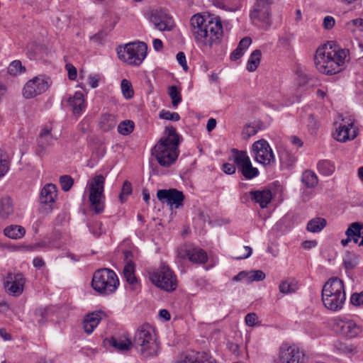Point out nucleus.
Here are the masks:
<instances>
[{
  "mask_svg": "<svg viewBox=\"0 0 363 363\" xmlns=\"http://www.w3.org/2000/svg\"><path fill=\"white\" fill-rule=\"evenodd\" d=\"M190 32L195 42L203 47H212L220 43L223 26L219 18L207 21L199 13L190 19Z\"/></svg>",
  "mask_w": 363,
  "mask_h": 363,
  "instance_id": "obj_1",
  "label": "nucleus"
},
{
  "mask_svg": "<svg viewBox=\"0 0 363 363\" xmlns=\"http://www.w3.org/2000/svg\"><path fill=\"white\" fill-rule=\"evenodd\" d=\"M348 52V50L346 49L324 45L316 50L314 57L315 67L323 74H337L345 68V62L349 60Z\"/></svg>",
  "mask_w": 363,
  "mask_h": 363,
  "instance_id": "obj_2",
  "label": "nucleus"
},
{
  "mask_svg": "<svg viewBox=\"0 0 363 363\" xmlns=\"http://www.w3.org/2000/svg\"><path fill=\"white\" fill-rule=\"evenodd\" d=\"M179 142V135L177 133L176 128L167 126L164 135L152 148V155L160 165L168 167L178 158Z\"/></svg>",
  "mask_w": 363,
  "mask_h": 363,
  "instance_id": "obj_3",
  "label": "nucleus"
},
{
  "mask_svg": "<svg viewBox=\"0 0 363 363\" xmlns=\"http://www.w3.org/2000/svg\"><path fill=\"white\" fill-rule=\"evenodd\" d=\"M346 300L343 281L337 277L330 278L322 289V301L324 306L332 311L342 309Z\"/></svg>",
  "mask_w": 363,
  "mask_h": 363,
  "instance_id": "obj_4",
  "label": "nucleus"
},
{
  "mask_svg": "<svg viewBox=\"0 0 363 363\" xmlns=\"http://www.w3.org/2000/svg\"><path fill=\"white\" fill-rule=\"evenodd\" d=\"M133 342L145 358L154 357L158 354L159 345L156 340V334L154 328L149 324H143L138 328Z\"/></svg>",
  "mask_w": 363,
  "mask_h": 363,
  "instance_id": "obj_5",
  "label": "nucleus"
},
{
  "mask_svg": "<svg viewBox=\"0 0 363 363\" xmlns=\"http://www.w3.org/2000/svg\"><path fill=\"white\" fill-rule=\"evenodd\" d=\"M147 45L140 41L127 43L117 48L118 58L129 65L139 66L147 56Z\"/></svg>",
  "mask_w": 363,
  "mask_h": 363,
  "instance_id": "obj_6",
  "label": "nucleus"
},
{
  "mask_svg": "<svg viewBox=\"0 0 363 363\" xmlns=\"http://www.w3.org/2000/svg\"><path fill=\"white\" fill-rule=\"evenodd\" d=\"M119 285L116 274L109 269H101L94 272L91 286L101 294H110L114 292Z\"/></svg>",
  "mask_w": 363,
  "mask_h": 363,
  "instance_id": "obj_7",
  "label": "nucleus"
},
{
  "mask_svg": "<svg viewBox=\"0 0 363 363\" xmlns=\"http://www.w3.org/2000/svg\"><path fill=\"white\" fill-rule=\"evenodd\" d=\"M150 281L157 287L166 291H173L177 287V278L169 266L162 264L158 269L149 272Z\"/></svg>",
  "mask_w": 363,
  "mask_h": 363,
  "instance_id": "obj_8",
  "label": "nucleus"
},
{
  "mask_svg": "<svg viewBox=\"0 0 363 363\" xmlns=\"http://www.w3.org/2000/svg\"><path fill=\"white\" fill-rule=\"evenodd\" d=\"M104 184L105 177L99 174L94 177L88 185L90 208L96 213H101L104 210Z\"/></svg>",
  "mask_w": 363,
  "mask_h": 363,
  "instance_id": "obj_9",
  "label": "nucleus"
},
{
  "mask_svg": "<svg viewBox=\"0 0 363 363\" xmlns=\"http://www.w3.org/2000/svg\"><path fill=\"white\" fill-rule=\"evenodd\" d=\"M145 17L160 31H171L175 26L172 17L161 8L147 11Z\"/></svg>",
  "mask_w": 363,
  "mask_h": 363,
  "instance_id": "obj_10",
  "label": "nucleus"
},
{
  "mask_svg": "<svg viewBox=\"0 0 363 363\" xmlns=\"http://www.w3.org/2000/svg\"><path fill=\"white\" fill-rule=\"evenodd\" d=\"M273 0H257L250 11V17L255 25L269 27L271 25V4Z\"/></svg>",
  "mask_w": 363,
  "mask_h": 363,
  "instance_id": "obj_11",
  "label": "nucleus"
},
{
  "mask_svg": "<svg viewBox=\"0 0 363 363\" xmlns=\"http://www.w3.org/2000/svg\"><path fill=\"white\" fill-rule=\"evenodd\" d=\"M233 161L238 166L243 177L252 179L259 174L257 168L253 167L249 156L245 151L233 150Z\"/></svg>",
  "mask_w": 363,
  "mask_h": 363,
  "instance_id": "obj_12",
  "label": "nucleus"
},
{
  "mask_svg": "<svg viewBox=\"0 0 363 363\" xmlns=\"http://www.w3.org/2000/svg\"><path fill=\"white\" fill-rule=\"evenodd\" d=\"M304 356L298 347L282 344L279 349L277 363H303Z\"/></svg>",
  "mask_w": 363,
  "mask_h": 363,
  "instance_id": "obj_13",
  "label": "nucleus"
},
{
  "mask_svg": "<svg viewBox=\"0 0 363 363\" xmlns=\"http://www.w3.org/2000/svg\"><path fill=\"white\" fill-rule=\"evenodd\" d=\"M255 160L263 164L270 165L275 162L274 153L267 141L259 140L252 145Z\"/></svg>",
  "mask_w": 363,
  "mask_h": 363,
  "instance_id": "obj_14",
  "label": "nucleus"
},
{
  "mask_svg": "<svg viewBox=\"0 0 363 363\" xmlns=\"http://www.w3.org/2000/svg\"><path fill=\"white\" fill-rule=\"evenodd\" d=\"M48 87V82L45 77H35L25 84L23 95L26 99H31L45 92Z\"/></svg>",
  "mask_w": 363,
  "mask_h": 363,
  "instance_id": "obj_15",
  "label": "nucleus"
},
{
  "mask_svg": "<svg viewBox=\"0 0 363 363\" xmlns=\"http://www.w3.org/2000/svg\"><path fill=\"white\" fill-rule=\"evenodd\" d=\"M157 197L162 203H166L175 208L182 206L184 200L183 192L176 189L158 190Z\"/></svg>",
  "mask_w": 363,
  "mask_h": 363,
  "instance_id": "obj_16",
  "label": "nucleus"
},
{
  "mask_svg": "<svg viewBox=\"0 0 363 363\" xmlns=\"http://www.w3.org/2000/svg\"><path fill=\"white\" fill-rule=\"evenodd\" d=\"M57 196V187L53 184H46L41 190L40 201L44 210L49 213L55 206V200Z\"/></svg>",
  "mask_w": 363,
  "mask_h": 363,
  "instance_id": "obj_17",
  "label": "nucleus"
},
{
  "mask_svg": "<svg viewBox=\"0 0 363 363\" xmlns=\"http://www.w3.org/2000/svg\"><path fill=\"white\" fill-rule=\"evenodd\" d=\"M336 327L340 329V333L345 337L353 338L359 335L362 328L354 320L344 318L336 320Z\"/></svg>",
  "mask_w": 363,
  "mask_h": 363,
  "instance_id": "obj_18",
  "label": "nucleus"
},
{
  "mask_svg": "<svg viewBox=\"0 0 363 363\" xmlns=\"http://www.w3.org/2000/svg\"><path fill=\"white\" fill-rule=\"evenodd\" d=\"M357 135V129L352 121L340 123L333 134L334 138L341 143L354 140Z\"/></svg>",
  "mask_w": 363,
  "mask_h": 363,
  "instance_id": "obj_19",
  "label": "nucleus"
},
{
  "mask_svg": "<svg viewBox=\"0 0 363 363\" xmlns=\"http://www.w3.org/2000/svg\"><path fill=\"white\" fill-rule=\"evenodd\" d=\"M4 283L6 291L11 295L18 296L23 293L25 279L22 274H9Z\"/></svg>",
  "mask_w": 363,
  "mask_h": 363,
  "instance_id": "obj_20",
  "label": "nucleus"
},
{
  "mask_svg": "<svg viewBox=\"0 0 363 363\" xmlns=\"http://www.w3.org/2000/svg\"><path fill=\"white\" fill-rule=\"evenodd\" d=\"M55 138L51 133V129L44 128L42 129L38 140V145L35 149V153L40 157H43L45 154L46 149L52 145Z\"/></svg>",
  "mask_w": 363,
  "mask_h": 363,
  "instance_id": "obj_21",
  "label": "nucleus"
},
{
  "mask_svg": "<svg viewBox=\"0 0 363 363\" xmlns=\"http://www.w3.org/2000/svg\"><path fill=\"white\" fill-rule=\"evenodd\" d=\"M182 258H187L191 262L196 264H204L208 260L206 252L199 247H189L185 249L184 254L179 252Z\"/></svg>",
  "mask_w": 363,
  "mask_h": 363,
  "instance_id": "obj_22",
  "label": "nucleus"
},
{
  "mask_svg": "<svg viewBox=\"0 0 363 363\" xmlns=\"http://www.w3.org/2000/svg\"><path fill=\"white\" fill-rule=\"evenodd\" d=\"M103 313L101 311L92 312L86 315L83 321L84 331L91 334L101 320Z\"/></svg>",
  "mask_w": 363,
  "mask_h": 363,
  "instance_id": "obj_23",
  "label": "nucleus"
},
{
  "mask_svg": "<svg viewBox=\"0 0 363 363\" xmlns=\"http://www.w3.org/2000/svg\"><path fill=\"white\" fill-rule=\"evenodd\" d=\"M250 194L252 200L259 203L262 208H266L272 199V192L269 189L250 191Z\"/></svg>",
  "mask_w": 363,
  "mask_h": 363,
  "instance_id": "obj_24",
  "label": "nucleus"
},
{
  "mask_svg": "<svg viewBox=\"0 0 363 363\" xmlns=\"http://www.w3.org/2000/svg\"><path fill=\"white\" fill-rule=\"evenodd\" d=\"M69 105L72 107L75 116H80L84 111L86 106L84 94L81 91H76L73 96L68 100Z\"/></svg>",
  "mask_w": 363,
  "mask_h": 363,
  "instance_id": "obj_25",
  "label": "nucleus"
},
{
  "mask_svg": "<svg viewBox=\"0 0 363 363\" xmlns=\"http://www.w3.org/2000/svg\"><path fill=\"white\" fill-rule=\"evenodd\" d=\"M177 363H218L212 357L206 353L189 354Z\"/></svg>",
  "mask_w": 363,
  "mask_h": 363,
  "instance_id": "obj_26",
  "label": "nucleus"
},
{
  "mask_svg": "<svg viewBox=\"0 0 363 363\" xmlns=\"http://www.w3.org/2000/svg\"><path fill=\"white\" fill-rule=\"evenodd\" d=\"M135 264L133 261H128L123 268V277L125 281L135 288V285L138 284V279L135 274Z\"/></svg>",
  "mask_w": 363,
  "mask_h": 363,
  "instance_id": "obj_27",
  "label": "nucleus"
},
{
  "mask_svg": "<svg viewBox=\"0 0 363 363\" xmlns=\"http://www.w3.org/2000/svg\"><path fill=\"white\" fill-rule=\"evenodd\" d=\"M108 342L119 352L128 351L133 345V342L130 339L125 337H111L108 340Z\"/></svg>",
  "mask_w": 363,
  "mask_h": 363,
  "instance_id": "obj_28",
  "label": "nucleus"
},
{
  "mask_svg": "<svg viewBox=\"0 0 363 363\" xmlns=\"http://www.w3.org/2000/svg\"><path fill=\"white\" fill-rule=\"evenodd\" d=\"M4 235L14 240L21 239L26 233V230L21 225H10L4 230Z\"/></svg>",
  "mask_w": 363,
  "mask_h": 363,
  "instance_id": "obj_29",
  "label": "nucleus"
},
{
  "mask_svg": "<svg viewBox=\"0 0 363 363\" xmlns=\"http://www.w3.org/2000/svg\"><path fill=\"white\" fill-rule=\"evenodd\" d=\"M13 212L12 201L9 197L2 198L0 201V217L3 219L9 218Z\"/></svg>",
  "mask_w": 363,
  "mask_h": 363,
  "instance_id": "obj_30",
  "label": "nucleus"
},
{
  "mask_svg": "<svg viewBox=\"0 0 363 363\" xmlns=\"http://www.w3.org/2000/svg\"><path fill=\"white\" fill-rule=\"evenodd\" d=\"M326 224L327 221L325 218L318 217L308 222L306 229L311 233H319L326 226Z\"/></svg>",
  "mask_w": 363,
  "mask_h": 363,
  "instance_id": "obj_31",
  "label": "nucleus"
},
{
  "mask_svg": "<svg viewBox=\"0 0 363 363\" xmlns=\"http://www.w3.org/2000/svg\"><path fill=\"white\" fill-rule=\"evenodd\" d=\"M362 229L363 224L357 222L352 223L347 229L345 234L347 237L351 238L355 243H357Z\"/></svg>",
  "mask_w": 363,
  "mask_h": 363,
  "instance_id": "obj_32",
  "label": "nucleus"
},
{
  "mask_svg": "<svg viewBox=\"0 0 363 363\" xmlns=\"http://www.w3.org/2000/svg\"><path fill=\"white\" fill-rule=\"evenodd\" d=\"M262 58V52L260 50H254L250 55L247 63V69L249 72H254L258 67Z\"/></svg>",
  "mask_w": 363,
  "mask_h": 363,
  "instance_id": "obj_33",
  "label": "nucleus"
},
{
  "mask_svg": "<svg viewBox=\"0 0 363 363\" xmlns=\"http://www.w3.org/2000/svg\"><path fill=\"white\" fill-rule=\"evenodd\" d=\"M116 125V119L114 115L111 113L102 115L100 121V126L104 131H108L113 129Z\"/></svg>",
  "mask_w": 363,
  "mask_h": 363,
  "instance_id": "obj_34",
  "label": "nucleus"
},
{
  "mask_svg": "<svg viewBox=\"0 0 363 363\" xmlns=\"http://www.w3.org/2000/svg\"><path fill=\"white\" fill-rule=\"evenodd\" d=\"M318 172L325 176L332 174L335 171V165L330 160H323L318 162L317 164Z\"/></svg>",
  "mask_w": 363,
  "mask_h": 363,
  "instance_id": "obj_35",
  "label": "nucleus"
},
{
  "mask_svg": "<svg viewBox=\"0 0 363 363\" xmlns=\"http://www.w3.org/2000/svg\"><path fill=\"white\" fill-rule=\"evenodd\" d=\"M301 181L308 188L314 187L318 182L316 174L311 170H306L303 173Z\"/></svg>",
  "mask_w": 363,
  "mask_h": 363,
  "instance_id": "obj_36",
  "label": "nucleus"
},
{
  "mask_svg": "<svg viewBox=\"0 0 363 363\" xmlns=\"http://www.w3.org/2000/svg\"><path fill=\"white\" fill-rule=\"evenodd\" d=\"M260 129L259 123H252L246 124L242 131V138L245 140L249 139L251 136L256 135Z\"/></svg>",
  "mask_w": 363,
  "mask_h": 363,
  "instance_id": "obj_37",
  "label": "nucleus"
},
{
  "mask_svg": "<svg viewBox=\"0 0 363 363\" xmlns=\"http://www.w3.org/2000/svg\"><path fill=\"white\" fill-rule=\"evenodd\" d=\"M168 94L172 99V104L174 107H177L182 101L180 90L177 86H170L168 89Z\"/></svg>",
  "mask_w": 363,
  "mask_h": 363,
  "instance_id": "obj_38",
  "label": "nucleus"
},
{
  "mask_svg": "<svg viewBox=\"0 0 363 363\" xmlns=\"http://www.w3.org/2000/svg\"><path fill=\"white\" fill-rule=\"evenodd\" d=\"M347 30L351 32L363 31V18H357L346 23Z\"/></svg>",
  "mask_w": 363,
  "mask_h": 363,
  "instance_id": "obj_39",
  "label": "nucleus"
},
{
  "mask_svg": "<svg viewBox=\"0 0 363 363\" xmlns=\"http://www.w3.org/2000/svg\"><path fill=\"white\" fill-rule=\"evenodd\" d=\"M134 130V123L129 120L122 121L118 125V131L119 133L127 135L131 133Z\"/></svg>",
  "mask_w": 363,
  "mask_h": 363,
  "instance_id": "obj_40",
  "label": "nucleus"
},
{
  "mask_svg": "<svg viewBox=\"0 0 363 363\" xmlns=\"http://www.w3.org/2000/svg\"><path fill=\"white\" fill-rule=\"evenodd\" d=\"M26 70V68L22 65V63L20 60H14L13 61L9 66L8 72L11 75H18L21 73H23Z\"/></svg>",
  "mask_w": 363,
  "mask_h": 363,
  "instance_id": "obj_41",
  "label": "nucleus"
},
{
  "mask_svg": "<svg viewBox=\"0 0 363 363\" xmlns=\"http://www.w3.org/2000/svg\"><path fill=\"white\" fill-rule=\"evenodd\" d=\"M121 91L125 99H131L134 95V91L131 83L128 79L121 81Z\"/></svg>",
  "mask_w": 363,
  "mask_h": 363,
  "instance_id": "obj_42",
  "label": "nucleus"
},
{
  "mask_svg": "<svg viewBox=\"0 0 363 363\" xmlns=\"http://www.w3.org/2000/svg\"><path fill=\"white\" fill-rule=\"evenodd\" d=\"M247 282L260 281L265 279L266 275L262 270H251L247 272Z\"/></svg>",
  "mask_w": 363,
  "mask_h": 363,
  "instance_id": "obj_43",
  "label": "nucleus"
},
{
  "mask_svg": "<svg viewBox=\"0 0 363 363\" xmlns=\"http://www.w3.org/2000/svg\"><path fill=\"white\" fill-rule=\"evenodd\" d=\"M61 188L64 191H68L74 184L73 179L69 175H63L60 178Z\"/></svg>",
  "mask_w": 363,
  "mask_h": 363,
  "instance_id": "obj_44",
  "label": "nucleus"
},
{
  "mask_svg": "<svg viewBox=\"0 0 363 363\" xmlns=\"http://www.w3.org/2000/svg\"><path fill=\"white\" fill-rule=\"evenodd\" d=\"M132 193V185L131 184L125 181L123 185L121 192L119 194L120 201L123 203L126 201V196Z\"/></svg>",
  "mask_w": 363,
  "mask_h": 363,
  "instance_id": "obj_45",
  "label": "nucleus"
},
{
  "mask_svg": "<svg viewBox=\"0 0 363 363\" xmlns=\"http://www.w3.org/2000/svg\"><path fill=\"white\" fill-rule=\"evenodd\" d=\"M160 117L164 120L177 121L180 119L179 113L162 110L160 113Z\"/></svg>",
  "mask_w": 363,
  "mask_h": 363,
  "instance_id": "obj_46",
  "label": "nucleus"
},
{
  "mask_svg": "<svg viewBox=\"0 0 363 363\" xmlns=\"http://www.w3.org/2000/svg\"><path fill=\"white\" fill-rule=\"evenodd\" d=\"M245 322L249 327H255L259 325L258 316L255 313H250L245 315Z\"/></svg>",
  "mask_w": 363,
  "mask_h": 363,
  "instance_id": "obj_47",
  "label": "nucleus"
},
{
  "mask_svg": "<svg viewBox=\"0 0 363 363\" xmlns=\"http://www.w3.org/2000/svg\"><path fill=\"white\" fill-rule=\"evenodd\" d=\"M307 126L311 134L315 133L318 128V123L312 114H310L308 118Z\"/></svg>",
  "mask_w": 363,
  "mask_h": 363,
  "instance_id": "obj_48",
  "label": "nucleus"
},
{
  "mask_svg": "<svg viewBox=\"0 0 363 363\" xmlns=\"http://www.w3.org/2000/svg\"><path fill=\"white\" fill-rule=\"evenodd\" d=\"M279 291L284 294H288L295 291L294 285L289 283L287 281H282L279 286Z\"/></svg>",
  "mask_w": 363,
  "mask_h": 363,
  "instance_id": "obj_49",
  "label": "nucleus"
},
{
  "mask_svg": "<svg viewBox=\"0 0 363 363\" xmlns=\"http://www.w3.org/2000/svg\"><path fill=\"white\" fill-rule=\"evenodd\" d=\"M350 302L354 306L363 304V291L360 293H354L351 296Z\"/></svg>",
  "mask_w": 363,
  "mask_h": 363,
  "instance_id": "obj_50",
  "label": "nucleus"
},
{
  "mask_svg": "<svg viewBox=\"0 0 363 363\" xmlns=\"http://www.w3.org/2000/svg\"><path fill=\"white\" fill-rule=\"evenodd\" d=\"M177 60L178 63L182 67L183 69L187 72L189 67L186 63L185 54L183 52H179L177 54Z\"/></svg>",
  "mask_w": 363,
  "mask_h": 363,
  "instance_id": "obj_51",
  "label": "nucleus"
},
{
  "mask_svg": "<svg viewBox=\"0 0 363 363\" xmlns=\"http://www.w3.org/2000/svg\"><path fill=\"white\" fill-rule=\"evenodd\" d=\"M65 68L68 73V77L70 80H74L77 76V72L76 67L72 64H67Z\"/></svg>",
  "mask_w": 363,
  "mask_h": 363,
  "instance_id": "obj_52",
  "label": "nucleus"
},
{
  "mask_svg": "<svg viewBox=\"0 0 363 363\" xmlns=\"http://www.w3.org/2000/svg\"><path fill=\"white\" fill-rule=\"evenodd\" d=\"M335 23V18L333 16H327L323 19V26L324 28L330 30L334 27Z\"/></svg>",
  "mask_w": 363,
  "mask_h": 363,
  "instance_id": "obj_53",
  "label": "nucleus"
},
{
  "mask_svg": "<svg viewBox=\"0 0 363 363\" xmlns=\"http://www.w3.org/2000/svg\"><path fill=\"white\" fill-rule=\"evenodd\" d=\"M252 43V39L250 37L243 38L239 43L237 48H240L242 52L248 48Z\"/></svg>",
  "mask_w": 363,
  "mask_h": 363,
  "instance_id": "obj_54",
  "label": "nucleus"
},
{
  "mask_svg": "<svg viewBox=\"0 0 363 363\" xmlns=\"http://www.w3.org/2000/svg\"><path fill=\"white\" fill-rule=\"evenodd\" d=\"M9 165L8 160L0 157V177H3L9 170Z\"/></svg>",
  "mask_w": 363,
  "mask_h": 363,
  "instance_id": "obj_55",
  "label": "nucleus"
},
{
  "mask_svg": "<svg viewBox=\"0 0 363 363\" xmlns=\"http://www.w3.org/2000/svg\"><path fill=\"white\" fill-rule=\"evenodd\" d=\"M235 164L224 163L223 164V170L228 174H233L236 171Z\"/></svg>",
  "mask_w": 363,
  "mask_h": 363,
  "instance_id": "obj_56",
  "label": "nucleus"
},
{
  "mask_svg": "<svg viewBox=\"0 0 363 363\" xmlns=\"http://www.w3.org/2000/svg\"><path fill=\"white\" fill-rule=\"evenodd\" d=\"M88 80L89 84L92 88H96L99 86V77L97 75H89Z\"/></svg>",
  "mask_w": 363,
  "mask_h": 363,
  "instance_id": "obj_57",
  "label": "nucleus"
},
{
  "mask_svg": "<svg viewBox=\"0 0 363 363\" xmlns=\"http://www.w3.org/2000/svg\"><path fill=\"white\" fill-rule=\"evenodd\" d=\"M244 55V52L241 50L240 48H237L230 55L231 60H237L240 59Z\"/></svg>",
  "mask_w": 363,
  "mask_h": 363,
  "instance_id": "obj_58",
  "label": "nucleus"
},
{
  "mask_svg": "<svg viewBox=\"0 0 363 363\" xmlns=\"http://www.w3.org/2000/svg\"><path fill=\"white\" fill-rule=\"evenodd\" d=\"M228 347L235 355H240V346L238 344L228 342Z\"/></svg>",
  "mask_w": 363,
  "mask_h": 363,
  "instance_id": "obj_59",
  "label": "nucleus"
},
{
  "mask_svg": "<svg viewBox=\"0 0 363 363\" xmlns=\"http://www.w3.org/2000/svg\"><path fill=\"white\" fill-rule=\"evenodd\" d=\"M245 250L246 251V254L242 255H238L235 257V259H243L248 258L252 253V249L249 246H245L244 247Z\"/></svg>",
  "mask_w": 363,
  "mask_h": 363,
  "instance_id": "obj_60",
  "label": "nucleus"
},
{
  "mask_svg": "<svg viewBox=\"0 0 363 363\" xmlns=\"http://www.w3.org/2000/svg\"><path fill=\"white\" fill-rule=\"evenodd\" d=\"M33 264L34 267L39 269L45 265V262L41 257H36L33 260Z\"/></svg>",
  "mask_w": 363,
  "mask_h": 363,
  "instance_id": "obj_61",
  "label": "nucleus"
},
{
  "mask_svg": "<svg viewBox=\"0 0 363 363\" xmlns=\"http://www.w3.org/2000/svg\"><path fill=\"white\" fill-rule=\"evenodd\" d=\"M153 48L156 51L162 50L163 48V43L160 39L156 38L152 42Z\"/></svg>",
  "mask_w": 363,
  "mask_h": 363,
  "instance_id": "obj_62",
  "label": "nucleus"
},
{
  "mask_svg": "<svg viewBox=\"0 0 363 363\" xmlns=\"http://www.w3.org/2000/svg\"><path fill=\"white\" fill-rule=\"evenodd\" d=\"M291 143L296 146L297 147H301L303 145V142L301 140V139L295 135H293L290 138Z\"/></svg>",
  "mask_w": 363,
  "mask_h": 363,
  "instance_id": "obj_63",
  "label": "nucleus"
},
{
  "mask_svg": "<svg viewBox=\"0 0 363 363\" xmlns=\"http://www.w3.org/2000/svg\"><path fill=\"white\" fill-rule=\"evenodd\" d=\"M216 125V121L215 118H211L208 120L206 129L208 132L212 131Z\"/></svg>",
  "mask_w": 363,
  "mask_h": 363,
  "instance_id": "obj_64",
  "label": "nucleus"
}]
</instances>
